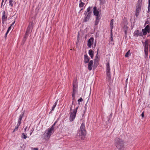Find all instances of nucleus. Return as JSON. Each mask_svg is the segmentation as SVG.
Here are the masks:
<instances>
[{
	"label": "nucleus",
	"mask_w": 150,
	"mask_h": 150,
	"mask_svg": "<svg viewBox=\"0 0 150 150\" xmlns=\"http://www.w3.org/2000/svg\"><path fill=\"white\" fill-rule=\"evenodd\" d=\"M114 144L116 148L119 150H121L124 146L123 140L119 137H116L115 139Z\"/></svg>",
	"instance_id": "f257e3e1"
},
{
	"label": "nucleus",
	"mask_w": 150,
	"mask_h": 150,
	"mask_svg": "<svg viewBox=\"0 0 150 150\" xmlns=\"http://www.w3.org/2000/svg\"><path fill=\"white\" fill-rule=\"evenodd\" d=\"M86 135V131L85 126L84 124L82 123L79 132V135L81 139H83Z\"/></svg>",
	"instance_id": "f03ea898"
},
{
	"label": "nucleus",
	"mask_w": 150,
	"mask_h": 150,
	"mask_svg": "<svg viewBox=\"0 0 150 150\" xmlns=\"http://www.w3.org/2000/svg\"><path fill=\"white\" fill-rule=\"evenodd\" d=\"M78 107H79L77 106L75 109L73 110V111H70L69 114L70 115L69 120L70 121H73L75 119Z\"/></svg>",
	"instance_id": "7ed1b4c3"
},
{
	"label": "nucleus",
	"mask_w": 150,
	"mask_h": 150,
	"mask_svg": "<svg viewBox=\"0 0 150 150\" xmlns=\"http://www.w3.org/2000/svg\"><path fill=\"white\" fill-rule=\"evenodd\" d=\"M142 0H138L137 2V5L136 7V12L135 15L137 17L139 13L141 11L142 6Z\"/></svg>",
	"instance_id": "20e7f679"
},
{
	"label": "nucleus",
	"mask_w": 150,
	"mask_h": 150,
	"mask_svg": "<svg viewBox=\"0 0 150 150\" xmlns=\"http://www.w3.org/2000/svg\"><path fill=\"white\" fill-rule=\"evenodd\" d=\"M24 113L23 112L19 116L18 121V124H17V126L14 129L13 131V132H14L15 131H17L18 129V127L21 124V122L22 120V118L24 116Z\"/></svg>",
	"instance_id": "39448f33"
},
{
	"label": "nucleus",
	"mask_w": 150,
	"mask_h": 150,
	"mask_svg": "<svg viewBox=\"0 0 150 150\" xmlns=\"http://www.w3.org/2000/svg\"><path fill=\"white\" fill-rule=\"evenodd\" d=\"M32 29V27H31L29 25L27 28V30L25 34V36H24L23 39V40L25 41L26 40V38H27L28 35L29 33H30Z\"/></svg>",
	"instance_id": "423d86ee"
},
{
	"label": "nucleus",
	"mask_w": 150,
	"mask_h": 150,
	"mask_svg": "<svg viewBox=\"0 0 150 150\" xmlns=\"http://www.w3.org/2000/svg\"><path fill=\"white\" fill-rule=\"evenodd\" d=\"M91 12H89L88 13H85V16L83 20V22H86L88 21L91 16Z\"/></svg>",
	"instance_id": "0eeeda50"
},
{
	"label": "nucleus",
	"mask_w": 150,
	"mask_h": 150,
	"mask_svg": "<svg viewBox=\"0 0 150 150\" xmlns=\"http://www.w3.org/2000/svg\"><path fill=\"white\" fill-rule=\"evenodd\" d=\"M53 130H54L53 129V128H50L48 129L46 131L45 133L46 136H47V138H50Z\"/></svg>",
	"instance_id": "6e6552de"
},
{
	"label": "nucleus",
	"mask_w": 150,
	"mask_h": 150,
	"mask_svg": "<svg viewBox=\"0 0 150 150\" xmlns=\"http://www.w3.org/2000/svg\"><path fill=\"white\" fill-rule=\"evenodd\" d=\"M94 38H91L88 40L87 43V46L88 47L90 48L91 45L93 44L94 42Z\"/></svg>",
	"instance_id": "1a4fd4ad"
},
{
	"label": "nucleus",
	"mask_w": 150,
	"mask_h": 150,
	"mask_svg": "<svg viewBox=\"0 0 150 150\" xmlns=\"http://www.w3.org/2000/svg\"><path fill=\"white\" fill-rule=\"evenodd\" d=\"M77 87V85L76 84V83L74 81L73 83V89L72 95H75L76 90Z\"/></svg>",
	"instance_id": "9d476101"
},
{
	"label": "nucleus",
	"mask_w": 150,
	"mask_h": 150,
	"mask_svg": "<svg viewBox=\"0 0 150 150\" xmlns=\"http://www.w3.org/2000/svg\"><path fill=\"white\" fill-rule=\"evenodd\" d=\"M134 35L138 36H142V33L141 31L139 30H136L134 33Z\"/></svg>",
	"instance_id": "9b49d317"
},
{
	"label": "nucleus",
	"mask_w": 150,
	"mask_h": 150,
	"mask_svg": "<svg viewBox=\"0 0 150 150\" xmlns=\"http://www.w3.org/2000/svg\"><path fill=\"white\" fill-rule=\"evenodd\" d=\"M93 14L95 16L96 18L99 17V12L98 10L97 9V7L96 6L94 7L93 8Z\"/></svg>",
	"instance_id": "f8f14e48"
},
{
	"label": "nucleus",
	"mask_w": 150,
	"mask_h": 150,
	"mask_svg": "<svg viewBox=\"0 0 150 150\" xmlns=\"http://www.w3.org/2000/svg\"><path fill=\"white\" fill-rule=\"evenodd\" d=\"M144 51L145 54L146 56H147L148 54V45L146 42H145Z\"/></svg>",
	"instance_id": "ddd939ff"
},
{
	"label": "nucleus",
	"mask_w": 150,
	"mask_h": 150,
	"mask_svg": "<svg viewBox=\"0 0 150 150\" xmlns=\"http://www.w3.org/2000/svg\"><path fill=\"white\" fill-rule=\"evenodd\" d=\"M93 64V61L92 60H91L89 62L88 65V69L89 71H91L92 69Z\"/></svg>",
	"instance_id": "4468645a"
},
{
	"label": "nucleus",
	"mask_w": 150,
	"mask_h": 150,
	"mask_svg": "<svg viewBox=\"0 0 150 150\" xmlns=\"http://www.w3.org/2000/svg\"><path fill=\"white\" fill-rule=\"evenodd\" d=\"M106 79L108 82H110L111 80V76L110 73H106Z\"/></svg>",
	"instance_id": "2eb2a0df"
},
{
	"label": "nucleus",
	"mask_w": 150,
	"mask_h": 150,
	"mask_svg": "<svg viewBox=\"0 0 150 150\" xmlns=\"http://www.w3.org/2000/svg\"><path fill=\"white\" fill-rule=\"evenodd\" d=\"M110 65L108 62L106 65V73H110Z\"/></svg>",
	"instance_id": "dca6fc26"
},
{
	"label": "nucleus",
	"mask_w": 150,
	"mask_h": 150,
	"mask_svg": "<svg viewBox=\"0 0 150 150\" xmlns=\"http://www.w3.org/2000/svg\"><path fill=\"white\" fill-rule=\"evenodd\" d=\"M84 62L86 63H88L89 61V58L88 57L87 55H84Z\"/></svg>",
	"instance_id": "f3484780"
},
{
	"label": "nucleus",
	"mask_w": 150,
	"mask_h": 150,
	"mask_svg": "<svg viewBox=\"0 0 150 150\" xmlns=\"http://www.w3.org/2000/svg\"><path fill=\"white\" fill-rule=\"evenodd\" d=\"M127 29H128V27L127 25L126 24V23L124 25V27H123V29L124 30L125 33V34L126 36L127 35Z\"/></svg>",
	"instance_id": "a211bd4d"
},
{
	"label": "nucleus",
	"mask_w": 150,
	"mask_h": 150,
	"mask_svg": "<svg viewBox=\"0 0 150 150\" xmlns=\"http://www.w3.org/2000/svg\"><path fill=\"white\" fill-rule=\"evenodd\" d=\"M15 21H14V22L11 25L8 27V30H7V31L6 32V35H5V37H6V35H7V34L8 33L9 31V30L11 29V26L13 25V24H14V23H15Z\"/></svg>",
	"instance_id": "6ab92c4d"
},
{
	"label": "nucleus",
	"mask_w": 150,
	"mask_h": 150,
	"mask_svg": "<svg viewBox=\"0 0 150 150\" xmlns=\"http://www.w3.org/2000/svg\"><path fill=\"white\" fill-rule=\"evenodd\" d=\"M88 53L89 55L90 56V57L91 58H93V52L91 50H89L88 52Z\"/></svg>",
	"instance_id": "aec40b11"
},
{
	"label": "nucleus",
	"mask_w": 150,
	"mask_h": 150,
	"mask_svg": "<svg viewBox=\"0 0 150 150\" xmlns=\"http://www.w3.org/2000/svg\"><path fill=\"white\" fill-rule=\"evenodd\" d=\"M113 22L114 19H112L111 20L110 23L111 30H112V29L113 28Z\"/></svg>",
	"instance_id": "412c9836"
},
{
	"label": "nucleus",
	"mask_w": 150,
	"mask_h": 150,
	"mask_svg": "<svg viewBox=\"0 0 150 150\" xmlns=\"http://www.w3.org/2000/svg\"><path fill=\"white\" fill-rule=\"evenodd\" d=\"M145 30H147L148 33H149L150 31V26L149 25H147L145 27Z\"/></svg>",
	"instance_id": "4be33fe9"
},
{
	"label": "nucleus",
	"mask_w": 150,
	"mask_h": 150,
	"mask_svg": "<svg viewBox=\"0 0 150 150\" xmlns=\"http://www.w3.org/2000/svg\"><path fill=\"white\" fill-rule=\"evenodd\" d=\"M5 12L4 11L3 12V16H2V19L3 20H6V19L7 17L5 16Z\"/></svg>",
	"instance_id": "5701e85b"
},
{
	"label": "nucleus",
	"mask_w": 150,
	"mask_h": 150,
	"mask_svg": "<svg viewBox=\"0 0 150 150\" xmlns=\"http://www.w3.org/2000/svg\"><path fill=\"white\" fill-rule=\"evenodd\" d=\"M99 17H96V20L95 21V25H97L98 23L99 22Z\"/></svg>",
	"instance_id": "b1692460"
},
{
	"label": "nucleus",
	"mask_w": 150,
	"mask_h": 150,
	"mask_svg": "<svg viewBox=\"0 0 150 150\" xmlns=\"http://www.w3.org/2000/svg\"><path fill=\"white\" fill-rule=\"evenodd\" d=\"M9 5L11 7H12L13 6V0H9Z\"/></svg>",
	"instance_id": "393cba45"
},
{
	"label": "nucleus",
	"mask_w": 150,
	"mask_h": 150,
	"mask_svg": "<svg viewBox=\"0 0 150 150\" xmlns=\"http://www.w3.org/2000/svg\"><path fill=\"white\" fill-rule=\"evenodd\" d=\"M142 31L143 32V34L144 35H146L147 34V33H148L147 30H145L144 29H142Z\"/></svg>",
	"instance_id": "a878e982"
},
{
	"label": "nucleus",
	"mask_w": 150,
	"mask_h": 150,
	"mask_svg": "<svg viewBox=\"0 0 150 150\" xmlns=\"http://www.w3.org/2000/svg\"><path fill=\"white\" fill-rule=\"evenodd\" d=\"M130 51L129 50L126 53L125 55V57H127L129 56V55H130Z\"/></svg>",
	"instance_id": "bb28decb"
},
{
	"label": "nucleus",
	"mask_w": 150,
	"mask_h": 150,
	"mask_svg": "<svg viewBox=\"0 0 150 150\" xmlns=\"http://www.w3.org/2000/svg\"><path fill=\"white\" fill-rule=\"evenodd\" d=\"M80 1V3L79 4V6L80 7H83V6L85 4L84 3H83L82 2H81V0Z\"/></svg>",
	"instance_id": "cd10ccee"
},
{
	"label": "nucleus",
	"mask_w": 150,
	"mask_h": 150,
	"mask_svg": "<svg viewBox=\"0 0 150 150\" xmlns=\"http://www.w3.org/2000/svg\"><path fill=\"white\" fill-rule=\"evenodd\" d=\"M21 137L24 139H26L27 138V136L24 133H22L21 134Z\"/></svg>",
	"instance_id": "c85d7f7f"
},
{
	"label": "nucleus",
	"mask_w": 150,
	"mask_h": 150,
	"mask_svg": "<svg viewBox=\"0 0 150 150\" xmlns=\"http://www.w3.org/2000/svg\"><path fill=\"white\" fill-rule=\"evenodd\" d=\"M73 105H74V101H72L71 105V107H70V111H73V110L72 108L73 107Z\"/></svg>",
	"instance_id": "c756f323"
},
{
	"label": "nucleus",
	"mask_w": 150,
	"mask_h": 150,
	"mask_svg": "<svg viewBox=\"0 0 150 150\" xmlns=\"http://www.w3.org/2000/svg\"><path fill=\"white\" fill-rule=\"evenodd\" d=\"M90 9H91V7H89L87 9L86 13H87V12H88V13L89 12H91L92 13V12H90ZM85 13H84V14L86 13V11H85Z\"/></svg>",
	"instance_id": "7c9ffc66"
},
{
	"label": "nucleus",
	"mask_w": 150,
	"mask_h": 150,
	"mask_svg": "<svg viewBox=\"0 0 150 150\" xmlns=\"http://www.w3.org/2000/svg\"><path fill=\"white\" fill-rule=\"evenodd\" d=\"M110 38H111V40L112 41V30H110Z\"/></svg>",
	"instance_id": "2f4dec72"
},
{
	"label": "nucleus",
	"mask_w": 150,
	"mask_h": 150,
	"mask_svg": "<svg viewBox=\"0 0 150 150\" xmlns=\"http://www.w3.org/2000/svg\"><path fill=\"white\" fill-rule=\"evenodd\" d=\"M148 12H149L150 11V2H149L148 6Z\"/></svg>",
	"instance_id": "473e14b6"
},
{
	"label": "nucleus",
	"mask_w": 150,
	"mask_h": 150,
	"mask_svg": "<svg viewBox=\"0 0 150 150\" xmlns=\"http://www.w3.org/2000/svg\"><path fill=\"white\" fill-rule=\"evenodd\" d=\"M100 1L102 4H103L105 2V0H100Z\"/></svg>",
	"instance_id": "72a5a7b5"
},
{
	"label": "nucleus",
	"mask_w": 150,
	"mask_h": 150,
	"mask_svg": "<svg viewBox=\"0 0 150 150\" xmlns=\"http://www.w3.org/2000/svg\"><path fill=\"white\" fill-rule=\"evenodd\" d=\"M83 100L82 98H80L78 100V103H79L80 102H81L83 101Z\"/></svg>",
	"instance_id": "f704fd0d"
},
{
	"label": "nucleus",
	"mask_w": 150,
	"mask_h": 150,
	"mask_svg": "<svg viewBox=\"0 0 150 150\" xmlns=\"http://www.w3.org/2000/svg\"><path fill=\"white\" fill-rule=\"evenodd\" d=\"M72 100L74 102V100H75V95H72Z\"/></svg>",
	"instance_id": "c9c22d12"
},
{
	"label": "nucleus",
	"mask_w": 150,
	"mask_h": 150,
	"mask_svg": "<svg viewBox=\"0 0 150 150\" xmlns=\"http://www.w3.org/2000/svg\"><path fill=\"white\" fill-rule=\"evenodd\" d=\"M141 116L142 117V118H143L144 117V112H143L141 114Z\"/></svg>",
	"instance_id": "e433bc0d"
},
{
	"label": "nucleus",
	"mask_w": 150,
	"mask_h": 150,
	"mask_svg": "<svg viewBox=\"0 0 150 150\" xmlns=\"http://www.w3.org/2000/svg\"><path fill=\"white\" fill-rule=\"evenodd\" d=\"M56 106H55L54 105H53V106L52 107V111H53L54 110V108H55V107Z\"/></svg>",
	"instance_id": "4c0bfd02"
},
{
	"label": "nucleus",
	"mask_w": 150,
	"mask_h": 150,
	"mask_svg": "<svg viewBox=\"0 0 150 150\" xmlns=\"http://www.w3.org/2000/svg\"><path fill=\"white\" fill-rule=\"evenodd\" d=\"M55 123L51 127V128H53V129H54V126L55 125Z\"/></svg>",
	"instance_id": "58836bf2"
},
{
	"label": "nucleus",
	"mask_w": 150,
	"mask_h": 150,
	"mask_svg": "<svg viewBox=\"0 0 150 150\" xmlns=\"http://www.w3.org/2000/svg\"><path fill=\"white\" fill-rule=\"evenodd\" d=\"M149 23V21H147L145 23V25H146L147 24H148Z\"/></svg>",
	"instance_id": "ea45409f"
},
{
	"label": "nucleus",
	"mask_w": 150,
	"mask_h": 150,
	"mask_svg": "<svg viewBox=\"0 0 150 150\" xmlns=\"http://www.w3.org/2000/svg\"><path fill=\"white\" fill-rule=\"evenodd\" d=\"M98 60H97V59H96L95 60V61H94V64H96V63H97L98 62Z\"/></svg>",
	"instance_id": "a19ab883"
},
{
	"label": "nucleus",
	"mask_w": 150,
	"mask_h": 150,
	"mask_svg": "<svg viewBox=\"0 0 150 150\" xmlns=\"http://www.w3.org/2000/svg\"><path fill=\"white\" fill-rule=\"evenodd\" d=\"M33 149L35 150H38V148H35Z\"/></svg>",
	"instance_id": "79ce46f5"
},
{
	"label": "nucleus",
	"mask_w": 150,
	"mask_h": 150,
	"mask_svg": "<svg viewBox=\"0 0 150 150\" xmlns=\"http://www.w3.org/2000/svg\"><path fill=\"white\" fill-rule=\"evenodd\" d=\"M57 102H56L54 104V105L55 106H56L57 104Z\"/></svg>",
	"instance_id": "37998d69"
},
{
	"label": "nucleus",
	"mask_w": 150,
	"mask_h": 150,
	"mask_svg": "<svg viewBox=\"0 0 150 150\" xmlns=\"http://www.w3.org/2000/svg\"><path fill=\"white\" fill-rule=\"evenodd\" d=\"M79 32L78 33V38H79Z\"/></svg>",
	"instance_id": "c03bdc74"
},
{
	"label": "nucleus",
	"mask_w": 150,
	"mask_h": 150,
	"mask_svg": "<svg viewBox=\"0 0 150 150\" xmlns=\"http://www.w3.org/2000/svg\"><path fill=\"white\" fill-rule=\"evenodd\" d=\"M97 54H98V53H97V54L96 55V58H98V57L97 56Z\"/></svg>",
	"instance_id": "a18cd8bd"
},
{
	"label": "nucleus",
	"mask_w": 150,
	"mask_h": 150,
	"mask_svg": "<svg viewBox=\"0 0 150 150\" xmlns=\"http://www.w3.org/2000/svg\"><path fill=\"white\" fill-rule=\"evenodd\" d=\"M128 79V78H127L126 79V82H127V81Z\"/></svg>",
	"instance_id": "49530a36"
},
{
	"label": "nucleus",
	"mask_w": 150,
	"mask_h": 150,
	"mask_svg": "<svg viewBox=\"0 0 150 150\" xmlns=\"http://www.w3.org/2000/svg\"><path fill=\"white\" fill-rule=\"evenodd\" d=\"M26 128H27V127H26V128H25V131H26Z\"/></svg>",
	"instance_id": "de8ad7c7"
},
{
	"label": "nucleus",
	"mask_w": 150,
	"mask_h": 150,
	"mask_svg": "<svg viewBox=\"0 0 150 150\" xmlns=\"http://www.w3.org/2000/svg\"><path fill=\"white\" fill-rule=\"evenodd\" d=\"M149 0V2H150V0Z\"/></svg>",
	"instance_id": "09e8293b"
},
{
	"label": "nucleus",
	"mask_w": 150,
	"mask_h": 150,
	"mask_svg": "<svg viewBox=\"0 0 150 150\" xmlns=\"http://www.w3.org/2000/svg\"><path fill=\"white\" fill-rule=\"evenodd\" d=\"M32 134V132H31L30 133V135L31 134Z\"/></svg>",
	"instance_id": "8fccbe9b"
},
{
	"label": "nucleus",
	"mask_w": 150,
	"mask_h": 150,
	"mask_svg": "<svg viewBox=\"0 0 150 150\" xmlns=\"http://www.w3.org/2000/svg\"><path fill=\"white\" fill-rule=\"evenodd\" d=\"M3 1L2 3H1L2 4V3H3Z\"/></svg>",
	"instance_id": "3c124183"
},
{
	"label": "nucleus",
	"mask_w": 150,
	"mask_h": 150,
	"mask_svg": "<svg viewBox=\"0 0 150 150\" xmlns=\"http://www.w3.org/2000/svg\"><path fill=\"white\" fill-rule=\"evenodd\" d=\"M82 9H83V8H82V9H81V10H82Z\"/></svg>",
	"instance_id": "603ef678"
}]
</instances>
